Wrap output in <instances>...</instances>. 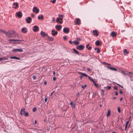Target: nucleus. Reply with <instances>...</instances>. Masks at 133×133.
Here are the masks:
<instances>
[{
  "instance_id": "f257e3e1",
  "label": "nucleus",
  "mask_w": 133,
  "mask_h": 133,
  "mask_svg": "<svg viewBox=\"0 0 133 133\" xmlns=\"http://www.w3.org/2000/svg\"><path fill=\"white\" fill-rule=\"evenodd\" d=\"M14 33L15 34V32L14 31H9L6 32V35L8 37L11 38L13 37L12 35H13V34H14Z\"/></svg>"
},
{
  "instance_id": "f03ea898",
  "label": "nucleus",
  "mask_w": 133,
  "mask_h": 133,
  "mask_svg": "<svg viewBox=\"0 0 133 133\" xmlns=\"http://www.w3.org/2000/svg\"><path fill=\"white\" fill-rule=\"evenodd\" d=\"M84 48V46L83 45H80L77 46L76 47L77 49L79 50H83Z\"/></svg>"
},
{
  "instance_id": "7ed1b4c3",
  "label": "nucleus",
  "mask_w": 133,
  "mask_h": 133,
  "mask_svg": "<svg viewBox=\"0 0 133 133\" xmlns=\"http://www.w3.org/2000/svg\"><path fill=\"white\" fill-rule=\"evenodd\" d=\"M63 18L61 17H58L56 19V21L59 23L62 24L63 23Z\"/></svg>"
},
{
  "instance_id": "20e7f679",
  "label": "nucleus",
  "mask_w": 133,
  "mask_h": 133,
  "mask_svg": "<svg viewBox=\"0 0 133 133\" xmlns=\"http://www.w3.org/2000/svg\"><path fill=\"white\" fill-rule=\"evenodd\" d=\"M12 51L14 52H22L23 51V50L21 49H12Z\"/></svg>"
},
{
  "instance_id": "39448f33",
  "label": "nucleus",
  "mask_w": 133,
  "mask_h": 133,
  "mask_svg": "<svg viewBox=\"0 0 133 133\" xmlns=\"http://www.w3.org/2000/svg\"><path fill=\"white\" fill-rule=\"evenodd\" d=\"M40 34L41 35L42 37H43L48 36V34L43 31H41Z\"/></svg>"
},
{
  "instance_id": "423d86ee",
  "label": "nucleus",
  "mask_w": 133,
  "mask_h": 133,
  "mask_svg": "<svg viewBox=\"0 0 133 133\" xmlns=\"http://www.w3.org/2000/svg\"><path fill=\"white\" fill-rule=\"evenodd\" d=\"M33 11L35 12L36 14H37L39 12V9H37L36 7H34L33 9Z\"/></svg>"
},
{
  "instance_id": "0eeeda50",
  "label": "nucleus",
  "mask_w": 133,
  "mask_h": 133,
  "mask_svg": "<svg viewBox=\"0 0 133 133\" xmlns=\"http://www.w3.org/2000/svg\"><path fill=\"white\" fill-rule=\"evenodd\" d=\"M63 31L64 33H67L69 32L70 30L68 28L64 27L63 29Z\"/></svg>"
},
{
  "instance_id": "6e6552de",
  "label": "nucleus",
  "mask_w": 133,
  "mask_h": 133,
  "mask_svg": "<svg viewBox=\"0 0 133 133\" xmlns=\"http://www.w3.org/2000/svg\"><path fill=\"white\" fill-rule=\"evenodd\" d=\"M16 14L17 16L19 18H21L22 16V13L21 11L17 12L16 13Z\"/></svg>"
},
{
  "instance_id": "1a4fd4ad",
  "label": "nucleus",
  "mask_w": 133,
  "mask_h": 133,
  "mask_svg": "<svg viewBox=\"0 0 133 133\" xmlns=\"http://www.w3.org/2000/svg\"><path fill=\"white\" fill-rule=\"evenodd\" d=\"M88 78L90 80H91L92 81L93 83L94 84L95 86H96V87H98V86L97 85L96 82L94 80L91 78L90 76H89V77H88Z\"/></svg>"
},
{
  "instance_id": "9d476101",
  "label": "nucleus",
  "mask_w": 133,
  "mask_h": 133,
  "mask_svg": "<svg viewBox=\"0 0 133 133\" xmlns=\"http://www.w3.org/2000/svg\"><path fill=\"white\" fill-rule=\"evenodd\" d=\"M61 25H57L55 26V28L58 31H59L62 28Z\"/></svg>"
},
{
  "instance_id": "9b49d317",
  "label": "nucleus",
  "mask_w": 133,
  "mask_h": 133,
  "mask_svg": "<svg viewBox=\"0 0 133 133\" xmlns=\"http://www.w3.org/2000/svg\"><path fill=\"white\" fill-rule=\"evenodd\" d=\"M38 29V27L36 25L34 26L33 27V30L35 32L37 31Z\"/></svg>"
},
{
  "instance_id": "f8f14e48",
  "label": "nucleus",
  "mask_w": 133,
  "mask_h": 133,
  "mask_svg": "<svg viewBox=\"0 0 133 133\" xmlns=\"http://www.w3.org/2000/svg\"><path fill=\"white\" fill-rule=\"evenodd\" d=\"M25 112V109L24 108H23L21 109L20 111V114L21 115H22L24 114Z\"/></svg>"
},
{
  "instance_id": "ddd939ff",
  "label": "nucleus",
  "mask_w": 133,
  "mask_h": 133,
  "mask_svg": "<svg viewBox=\"0 0 133 133\" xmlns=\"http://www.w3.org/2000/svg\"><path fill=\"white\" fill-rule=\"evenodd\" d=\"M31 19L30 17H28L26 19V22L28 23H30L31 22Z\"/></svg>"
},
{
  "instance_id": "4468645a",
  "label": "nucleus",
  "mask_w": 133,
  "mask_h": 133,
  "mask_svg": "<svg viewBox=\"0 0 133 133\" xmlns=\"http://www.w3.org/2000/svg\"><path fill=\"white\" fill-rule=\"evenodd\" d=\"M107 68H108V69H109L110 70H111L112 71H117V69L115 68L110 67L108 66H107Z\"/></svg>"
},
{
  "instance_id": "2eb2a0df",
  "label": "nucleus",
  "mask_w": 133,
  "mask_h": 133,
  "mask_svg": "<svg viewBox=\"0 0 133 133\" xmlns=\"http://www.w3.org/2000/svg\"><path fill=\"white\" fill-rule=\"evenodd\" d=\"M52 35L53 36H55V35H57L58 34L57 31H55V30H52Z\"/></svg>"
},
{
  "instance_id": "dca6fc26",
  "label": "nucleus",
  "mask_w": 133,
  "mask_h": 133,
  "mask_svg": "<svg viewBox=\"0 0 133 133\" xmlns=\"http://www.w3.org/2000/svg\"><path fill=\"white\" fill-rule=\"evenodd\" d=\"M93 35L97 36L98 35V32L97 30H94L93 31Z\"/></svg>"
},
{
  "instance_id": "f3484780",
  "label": "nucleus",
  "mask_w": 133,
  "mask_h": 133,
  "mask_svg": "<svg viewBox=\"0 0 133 133\" xmlns=\"http://www.w3.org/2000/svg\"><path fill=\"white\" fill-rule=\"evenodd\" d=\"M23 40H18L16 39L15 41L14 42V43H15L16 44H19L21 41H23Z\"/></svg>"
},
{
  "instance_id": "a211bd4d",
  "label": "nucleus",
  "mask_w": 133,
  "mask_h": 133,
  "mask_svg": "<svg viewBox=\"0 0 133 133\" xmlns=\"http://www.w3.org/2000/svg\"><path fill=\"white\" fill-rule=\"evenodd\" d=\"M75 21H76V24H79L80 22V19L79 18H76Z\"/></svg>"
},
{
  "instance_id": "6ab92c4d",
  "label": "nucleus",
  "mask_w": 133,
  "mask_h": 133,
  "mask_svg": "<svg viewBox=\"0 0 133 133\" xmlns=\"http://www.w3.org/2000/svg\"><path fill=\"white\" fill-rule=\"evenodd\" d=\"M13 5L14 6H13L12 8H14L15 9H16L17 7H18V4L17 3H13Z\"/></svg>"
},
{
  "instance_id": "aec40b11",
  "label": "nucleus",
  "mask_w": 133,
  "mask_h": 133,
  "mask_svg": "<svg viewBox=\"0 0 133 133\" xmlns=\"http://www.w3.org/2000/svg\"><path fill=\"white\" fill-rule=\"evenodd\" d=\"M47 37L49 41H52L54 40V38L53 37H50L48 36Z\"/></svg>"
},
{
  "instance_id": "412c9836",
  "label": "nucleus",
  "mask_w": 133,
  "mask_h": 133,
  "mask_svg": "<svg viewBox=\"0 0 133 133\" xmlns=\"http://www.w3.org/2000/svg\"><path fill=\"white\" fill-rule=\"evenodd\" d=\"M21 31L22 32L24 33H26L27 31L26 28H23L21 30Z\"/></svg>"
},
{
  "instance_id": "4be33fe9",
  "label": "nucleus",
  "mask_w": 133,
  "mask_h": 133,
  "mask_svg": "<svg viewBox=\"0 0 133 133\" xmlns=\"http://www.w3.org/2000/svg\"><path fill=\"white\" fill-rule=\"evenodd\" d=\"M107 116L108 117H109L110 116L111 114V111L110 110H108L107 112Z\"/></svg>"
},
{
  "instance_id": "5701e85b",
  "label": "nucleus",
  "mask_w": 133,
  "mask_h": 133,
  "mask_svg": "<svg viewBox=\"0 0 133 133\" xmlns=\"http://www.w3.org/2000/svg\"><path fill=\"white\" fill-rule=\"evenodd\" d=\"M123 52H124V55H126V54H128L129 53V52L127 51L126 49H125L123 50Z\"/></svg>"
},
{
  "instance_id": "b1692460",
  "label": "nucleus",
  "mask_w": 133,
  "mask_h": 133,
  "mask_svg": "<svg viewBox=\"0 0 133 133\" xmlns=\"http://www.w3.org/2000/svg\"><path fill=\"white\" fill-rule=\"evenodd\" d=\"M100 44V43L99 40H97L95 43V45L97 46H99Z\"/></svg>"
},
{
  "instance_id": "393cba45",
  "label": "nucleus",
  "mask_w": 133,
  "mask_h": 133,
  "mask_svg": "<svg viewBox=\"0 0 133 133\" xmlns=\"http://www.w3.org/2000/svg\"><path fill=\"white\" fill-rule=\"evenodd\" d=\"M111 36L112 37H114L116 36V34L114 31L112 32L111 33Z\"/></svg>"
},
{
  "instance_id": "a878e982",
  "label": "nucleus",
  "mask_w": 133,
  "mask_h": 133,
  "mask_svg": "<svg viewBox=\"0 0 133 133\" xmlns=\"http://www.w3.org/2000/svg\"><path fill=\"white\" fill-rule=\"evenodd\" d=\"M38 18L39 19H43V15H39L38 16Z\"/></svg>"
},
{
  "instance_id": "bb28decb",
  "label": "nucleus",
  "mask_w": 133,
  "mask_h": 133,
  "mask_svg": "<svg viewBox=\"0 0 133 133\" xmlns=\"http://www.w3.org/2000/svg\"><path fill=\"white\" fill-rule=\"evenodd\" d=\"M70 103L72 108H75V103H73L72 102H70Z\"/></svg>"
},
{
  "instance_id": "cd10ccee",
  "label": "nucleus",
  "mask_w": 133,
  "mask_h": 133,
  "mask_svg": "<svg viewBox=\"0 0 133 133\" xmlns=\"http://www.w3.org/2000/svg\"><path fill=\"white\" fill-rule=\"evenodd\" d=\"M73 50L74 52L76 54L78 55L79 54V52L77 50H76L74 48L73 49Z\"/></svg>"
},
{
  "instance_id": "c85d7f7f",
  "label": "nucleus",
  "mask_w": 133,
  "mask_h": 133,
  "mask_svg": "<svg viewBox=\"0 0 133 133\" xmlns=\"http://www.w3.org/2000/svg\"><path fill=\"white\" fill-rule=\"evenodd\" d=\"M80 74H81V75H82V76H84L85 77L88 76V77L89 76H88V75L85 74L83 73H80Z\"/></svg>"
},
{
  "instance_id": "c756f323",
  "label": "nucleus",
  "mask_w": 133,
  "mask_h": 133,
  "mask_svg": "<svg viewBox=\"0 0 133 133\" xmlns=\"http://www.w3.org/2000/svg\"><path fill=\"white\" fill-rule=\"evenodd\" d=\"M73 43H74V44L75 45H77V44H79V42L78 41H73Z\"/></svg>"
},
{
  "instance_id": "7c9ffc66",
  "label": "nucleus",
  "mask_w": 133,
  "mask_h": 133,
  "mask_svg": "<svg viewBox=\"0 0 133 133\" xmlns=\"http://www.w3.org/2000/svg\"><path fill=\"white\" fill-rule=\"evenodd\" d=\"M121 72L124 75H127V74H126L125 72L124 71H121Z\"/></svg>"
},
{
  "instance_id": "2f4dec72",
  "label": "nucleus",
  "mask_w": 133,
  "mask_h": 133,
  "mask_svg": "<svg viewBox=\"0 0 133 133\" xmlns=\"http://www.w3.org/2000/svg\"><path fill=\"white\" fill-rule=\"evenodd\" d=\"M24 115L25 116H29L28 112H25L24 114Z\"/></svg>"
},
{
  "instance_id": "473e14b6",
  "label": "nucleus",
  "mask_w": 133,
  "mask_h": 133,
  "mask_svg": "<svg viewBox=\"0 0 133 133\" xmlns=\"http://www.w3.org/2000/svg\"><path fill=\"white\" fill-rule=\"evenodd\" d=\"M117 110L118 112L119 113L121 112V109L120 107H118L117 108Z\"/></svg>"
},
{
  "instance_id": "72a5a7b5",
  "label": "nucleus",
  "mask_w": 133,
  "mask_h": 133,
  "mask_svg": "<svg viewBox=\"0 0 133 133\" xmlns=\"http://www.w3.org/2000/svg\"><path fill=\"white\" fill-rule=\"evenodd\" d=\"M0 30L4 34H6L7 32H6L5 31L2 30Z\"/></svg>"
},
{
  "instance_id": "f704fd0d",
  "label": "nucleus",
  "mask_w": 133,
  "mask_h": 133,
  "mask_svg": "<svg viewBox=\"0 0 133 133\" xmlns=\"http://www.w3.org/2000/svg\"><path fill=\"white\" fill-rule=\"evenodd\" d=\"M16 40V39H9L8 40V41L9 42L10 41H15Z\"/></svg>"
},
{
  "instance_id": "c9c22d12",
  "label": "nucleus",
  "mask_w": 133,
  "mask_h": 133,
  "mask_svg": "<svg viewBox=\"0 0 133 133\" xmlns=\"http://www.w3.org/2000/svg\"><path fill=\"white\" fill-rule=\"evenodd\" d=\"M36 110V107H35L32 109V111L33 112H34Z\"/></svg>"
},
{
  "instance_id": "e433bc0d",
  "label": "nucleus",
  "mask_w": 133,
  "mask_h": 133,
  "mask_svg": "<svg viewBox=\"0 0 133 133\" xmlns=\"http://www.w3.org/2000/svg\"><path fill=\"white\" fill-rule=\"evenodd\" d=\"M87 87V85H84V86H82V87L84 89H85V88Z\"/></svg>"
},
{
  "instance_id": "4c0bfd02",
  "label": "nucleus",
  "mask_w": 133,
  "mask_h": 133,
  "mask_svg": "<svg viewBox=\"0 0 133 133\" xmlns=\"http://www.w3.org/2000/svg\"><path fill=\"white\" fill-rule=\"evenodd\" d=\"M97 53H99L100 52V50H99V48H97Z\"/></svg>"
},
{
  "instance_id": "58836bf2",
  "label": "nucleus",
  "mask_w": 133,
  "mask_h": 133,
  "mask_svg": "<svg viewBox=\"0 0 133 133\" xmlns=\"http://www.w3.org/2000/svg\"><path fill=\"white\" fill-rule=\"evenodd\" d=\"M56 1V0H53L52 1H51V2H52L53 3H55Z\"/></svg>"
},
{
  "instance_id": "ea45409f",
  "label": "nucleus",
  "mask_w": 133,
  "mask_h": 133,
  "mask_svg": "<svg viewBox=\"0 0 133 133\" xmlns=\"http://www.w3.org/2000/svg\"><path fill=\"white\" fill-rule=\"evenodd\" d=\"M111 87L110 86H108L107 87V89H111Z\"/></svg>"
},
{
  "instance_id": "a19ab883",
  "label": "nucleus",
  "mask_w": 133,
  "mask_h": 133,
  "mask_svg": "<svg viewBox=\"0 0 133 133\" xmlns=\"http://www.w3.org/2000/svg\"><path fill=\"white\" fill-rule=\"evenodd\" d=\"M58 16L59 17H63L64 16L63 15H58Z\"/></svg>"
},
{
  "instance_id": "79ce46f5",
  "label": "nucleus",
  "mask_w": 133,
  "mask_h": 133,
  "mask_svg": "<svg viewBox=\"0 0 133 133\" xmlns=\"http://www.w3.org/2000/svg\"><path fill=\"white\" fill-rule=\"evenodd\" d=\"M48 100V98H45L44 99V101L45 102H46Z\"/></svg>"
},
{
  "instance_id": "37998d69",
  "label": "nucleus",
  "mask_w": 133,
  "mask_h": 133,
  "mask_svg": "<svg viewBox=\"0 0 133 133\" xmlns=\"http://www.w3.org/2000/svg\"><path fill=\"white\" fill-rule=\"evenodd\" d=\"M129 123V121H127L126 122L125 125L127 126Z\"/></svg>"
},
{
  "instance_id": "c03bdc74",
  "label": "nucleus",
  "mask_w": 133,
  "mask_h": 133,
  "mask_svg": "<svg viewBox=\"0 0 133 133\" xmlns=\"http://www.w3.org/2000/svg\"><path fill=\"white\" fill-rule=\"evenodd\" d=\"M10 58H19L18 57H11Z\"/></svg>"
},
{
  "instance_id": "a18cd8bd",
  "label": "nucleus",
  "mask_w": 133,
  "mask_h": 133,
  "mask_svg": "<svg viewBox=\"0 0 133 133\" xmlns=\"http://www.w3.org/2000/svg\"><path fill=\"white\" fill-rule=\"evenodd\" d=\"M13 35H14L15 37H16V36H18L17 34H16L15 32V34L14 33V34H13Z\"/></svg>"
},
{
  "instance_id": "49530a36",
  "label": "nucleus",
  "mask_w": 133,
  "mask_h": 133,
  "mask_svg": "<svg viewBox=\"0 0 133 133\" xmlns=\"http://www.w3.org/2000/svg\"><path fill=\"white\" fill-rule=\"evenodd\" d=\"M73 42L72 41H70L69 42V43L70 44H72V43Z\"/></svg>"
},
{
  "instance_id": "de8ad7c7",
  "label": "nucleus",
  "mask_w": 133,
  "mask_h": 133,
  "mask_svg": "<svg viewBox=\"0 0 133 133\" xmlns=\"http://www.w3.org/2000/svg\"><path fill=\"white\" fill-rule=\"evenodd\" d=\"M63 39L64 40H66V36H65L63 37Z\"/></svg>"
},
{
  "instance_id": "09e8293b",
  "label": "nucleus",
  "mask_w": 133,
  "mask_h": 133,
  "mask_svg": "<svg viewBox=\"0 0 133 133\" xmlns=\"http://www.w3.org/2000/svg\"><path fill=\"white\" fill-rule=\"evenodd\" d=\"M31 16L32 17H34V15L33 14H31Z\"/></svg>"
},
{
  "instance_id": "8fccbe9b",
  "label": "nucleus",
  "mask_w": 133,
  "mask_h": 133,
  "mask_svg": "<svg viewBox=\"0 0 133 133\" xmlns=\"http://www.w3.org/2000/svg\"><path fill=\"white\" fill-rule=\"evenodd\" d=\"M32 78L33 79H35L36 78V77L35 76H32Z\"/></svg>"
},
{
  "instance_id": "3c124183",
  "label": "nucleus",
  "mask_w": 133,
  "mask_h": 133,
  "mask_svg": "<svg viewBox=\"0 0 133 133\" xmlns=\"http://www.w3.org/2000/svg\"><path fill=\"white\" fill-rule=\"evenodd\" d=\"M81 39L80 38H77V40H79V41H80L81 40Z\"/></svg>"
},
{
  "instance_id": "603ef678",
  "label": "nucleus",
  "mask_w": 133,
  "mask_h": 133,
  "mask_svg": "<svg viewBox=\"0 0 133 133\" xmlns=\"http://www.w3.org/2000/svg\"><path fill=\"white\" fill-rule=\"evenodd\" d=\"M103 64H107V65H110V64H108V63H105V62H103Z\"/></svg>"
},
{
  "instance_id": "864d4df0",
  "label": "nucleus",
  "mask_w": 133,
  "mask_h": 133,
  "mask_svg": "<svg viewBox=\"0 0 133 133\" xmlns=\"http://www.w3.org/2000/svg\"><path fill=\"white\" fill-rule=\"evenodd\" d=\"M91 48H92V47L91 46H90V47H89L88 48V50H89L90 49H91Z\"/></svg>"
},
{
  "instance_id": "5fc2aeb1",
  "label": "nucleus",
  "mask_w": 133,
  "mask_h": 133,
  "mask_svg": "<svg viewBox=\"0 0 133 133\" xmlns=\"http://www.w3.org/2000/svg\"><path fill=\"white\" fill-rule=\"evenodd\" d=\"M53 79L54 81H55L56 80V78L55 77H54L53 78Z\"/></svg>"
},
{
  "instance_id": "6e6d98bb",
  "label": "nucleus",
  "mask_w": 133,
  "mask_h": 133,
  "mask_svg": "<svg viewBox=\"0 0 133 133\" xmlns=\"http://www.w3.org/2000/svg\"><path fill=\"white\" fill-rule=\"evenodd\" d=\"M37 122L36 121H35V122H34V123L35 124H37Z\"/></svg>"
},
{
  "instance_id": "4d7b16f0",
  "label": "nucleus",
  "mask_w": 133,
  "mask_h": 133,
  "mask_svg": "<svg viewBox=\"0 0 133 133\" xmlns=\"http://www.w3.org/2000/svg\"><path fill=\"white\" fill-rule=\"evenodd\" d=\"M89 46V44H88L86 46V48H88V47Z\"/></svg>"
},
{
  "instance_id": "13d9d810",
  "label": "nucleus",
  "mask_w": 133,
  "mask_h": 133,
  "mask_svg": "<svg viewBox=\"0 0 133 133\" xmlns=\"http://www.w3.org/2000/svg\"><path fill=\"white\" fill-rule=\"evenodd\" d=\"M120 93L121 94H122V90H120Z\"/></svg>"
},
{
  "instance_id": "bf43d9fd",
  "label": "nucleus",
  "mask_w": 133,
  "mask_h": 133,
  "mask_svg": "<svg viewBox=\"0 0 133 133\" xmlns=\"http://www.w3.org/2000/svg\"><path fill=\"white\" fill-rule=\"evenodd\" d=\"M7 59H0V61H2L3 60V59H4L5 60H6Z\"/></svg>"
},
{
  "instance_id": "052dcab7",
  "label": "nucleus",
  "mask_w": 133,
  "mask_h": 133,
  "mask_svg": "<svg viewBox=\"0 0 133 133\" xmlns=\"http://www.w3.org/2000/svg\"><path fill=\"white\" fill-rule=\"evenodd\" d=\"M115 95L116 96H117L118 95V93L117 92H115Z\"/></svg>"
},
{
  "instance_id": "680f3d73",
  "label": "nucleus",
  "mask_w": 133,
  "mask_h": 133,
  "mask_svg": "<svg viewBox=\"0 0 133 133\" xmlns=\"http://www.w3.org/2000/svg\"><path fill=\"white\" fill-rule=\"evenodd\" d=\"M114 89H115L116 90H117L118 89L117 88V87H114Z\"/></svg>"
},
{
  "instance_id": "e2e57ef3",
  "label": "nucleus",
  "mask_w": 133,
  "mask_h": 133,
  "mask_svg": "<svg viewBox=\"0 0 133 133\" xmlns=\"http://www.w3.org/2000/svg\"><path fill=\"white\" fill-rule=\"evenodd\" d=\"M87 70L88 71H90V69L89 68H87Z\"/></svg>"
},
{
  "instance_id": "0e129e2a",
  "label": "nucleus",
  "mask_w": 133,
  "mask_h": 133,
  "mask_svg": "<svg viewBox=\"0 0 133 133\" xmlns=\"http://www.w3.org/2000/svg\"><path fill=\"white\" fill-rule=\"evenodd\" d=\"M127 126H126V125L125 126V129H125V130H126V128H127Z\"/></svg>"
},
{
  "instance_id": "69168bd1",
  "label": "nucleus",
  "mask_w": 133,
  "mask_h": 133,
  "mask_svg": "<svg viewBox=\"0 0 133 133\" xmlns=\"http://www.w3.org/2000/svg\"><path fill=\"white\" fill-rule=\"evenodd\" d=\"M53 74L54 75H55V71H53Z\"/></svg>"
},
{
  "instance_id": "338daca9",
  "label": "nucleus",
  "mask_w": 133,
  "mask_h": 133,
  "mask_svg": "<svg viewBox=\"0 0 133 133\" xmlns=\"http://www.w3.org/2000/svg\"><path fill=\"white\" fill-rule=\"evenodd\" d=\"M97 48L96 47V48H95V49H94V50H97Z\"/></svg>"
},
{
  "instance_id": "774afa93",
  "label": "nucleus",
  "mask_w": 133,
  "mask_h": 133,
  "mask_svg": "<svg viewBox=\"0 0 133 133\" xmlns=\"http://www.w3.org/2000/svg\"><path fill=\"white\" fill-rule=\"evenodd\" d=\"M54 92V91L53 92H52L51 93V96L53 94V92Z\"/></svg>"
}]
</instances>
